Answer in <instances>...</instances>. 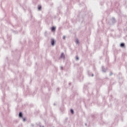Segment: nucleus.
Returning a JSON list of instances; mask_svg holds the SVG:
<instances>
[{
  "label": "nucleus",
  "instance_id": "obj_1",
  "mask_svg": "<svg viewBox=\"0 0 127 127\" xmlns=\"http://www.w3.org/2000/svg\"><path fill=\"white\" fill-rule=\"evenodd\" d=\"M51 45H52V46H54L55 45V40H54V39H51Z\"/></svg>",
  "mask_w": 127,
  "mask_h": 127
},
{
  "label": "nucleus",
  "instance_id": "obj_2",
  "mask_svg": "<svg viewBox=\"0 0 127 127\" xmlns=\"http://www.w3.org/2000/svg\"><path fill=\"white\" fill-rule=\"evenodd\" d=\"M108 70V68L105 67L104 66H102V71H103L104 73H106L107 70Z\"/></svg>",
  "mask_w": 127,
  "mask_h": 127
},
{
  "label": "nucleus",
  "instance_id": "obj_3",
  "mask_svg": "<svg viewBox=\"0 0 127 127\" xmlns=\"http://www.w3.org/2000/svg\"><path fill=\"white\" fill-rule=\"evenodd\" d=\"M19 118H23V114H22V112H20L19 113Z\"/></svg>",
  "mask_w": 127,
  "mask_h": 127
},
{
  "label": "nucleus",
  "instance_id": "obj_4",
  "mask_svg": "<svg viewBox=\"0 0 127 127\" xmlns=\"http://www.w3.org/2000/svg\"><path fill=\"white\" fill-rule=\"evenodd\" d=\"M61 58H63L64 59H65V55H64V53H62L60 56Z\"/></svg>",
  "mask_w": 127,
  "mask_h": 127
},
{
  "label": "nucleus",
  "instance_id": "obj_5",
  "mask_svg": "<svg viewBox=\"0 0 127 127\" xmlns=\"http://www.w3.org/2000/svg\"><path fill=\"white\" fill-rule=\"evenodd\" d=\"M51 30L52 31H55V30H56V27H54V26H53L52 28H51Z\"/></svg>",
  "mask_w": 127,
  "mask_h": 127
},
{
  "label": "nucleus",
  "instance_id": "obj_6",
  "mask_svg": "<svg viewBox=\"0 0 127 127\" xmlns=\"http://www.w3.org/2000/svg\"><path fill=\"white\" fill-rule=\"evenodd\" d=\"M112 22L113 23H116V19L115 18H112Z\"/></svg>",
  "mask_w": 127,
  "mask_h": 127
},
{
  "label": "nucleus",
  "instance_id": "obj_7",
  "mask_svg": "<svg viewBox=\"0 0 127 127\" xmlns=\"http://www.w3.org/2000/svg\"><path fill=\"white\" fill-rule=\"evenodd\" d=\"M120 46H121V47H125V43H122L120 44Z\"/></svg>",
  "mask_w": 127,
  "mask_h": 127
},
{
  "label": "nucleus",
  "instance_id": "obj_8",
  "mask_svg": "<svg viewBox=\"0 0 127 127\" xmlns=\"http://www.w3.org/2000/svg\"><path fill=\"white\" fill-rule=\"evenodd\" d=\"M76 44H80V42H79V40L78 39H76Z\"/></svg>",
  "mask_w": 127,
  "mask_h": 127
},
{
  "label": "nucleus",
  "instance_id": "obj_9",
  "mask_svg": "<svg viewBox=\"0 0 127 127\" xmlns=\"http://www.w3.org/2000/svg\"><path fill=\"white\" fill-rule=\"evenodd\" d=\"M70 113L72 114V115H74V110L73 109H71Z\"/></svg>",
  "mask_w": 127,
  "mask_h": 127
},
{
  "label": "nucleus",
  "instance_id": "obj_10",
  "mask_svg": "<svg viewBox=\"0 0 127 127\" xmlns=\"http://www.w3.org/2000/svg\"><path fill=\"white\" fill-rule=\"evenodd\" d=\"M75 60H76V61H78V60H79V57H78V56H76Z\"/></svg>",
  "mask_w": 127,
  "mask_h": 127
},
{
  "label": "nucleus",
  "instance_id": "obj_11",
  "mask_svg": "<svg viewBox=\"0 0 127 127\" xmlns=\"http://www.w3.org/2000/svg\"><path fill=\"white\" fill-rule=\"evenodd\" d=\"M41 8H42L41 6H39L38 7V10H41Z\"/></svg>",
  "mask_w": 127,
  "mask_h": 127
},
{
  "label": "nucleus",
  "instance_id": "obj_12",
  "mask_svg": "<svg viewBox=\"0 0 127 127\" xmlns=\"http://www.w3.org/2000/svg\"><path fill=\"white\" fill-rule=\"evenodd\" d=\"M112 75H113V72L111 71L109 76H112Z\"/></svg>",
  "mask_w": 127,
  "mask_h": 127
},
{
  "label": "nucleus",
  "instance_id": "obj_13",
  "mask_svg": "<svg viewBox=\"0 0 127 127\" xmlns=\"http://www.w3.org/2000/svg\"><path fill=\"white\" fill-rule=\"evenodd\" d=\"M23 122L26 121V119L23 118Z\"/></svg>",
  "mask_w": 127,
  "mask_h": 127
},
{
  "label": "nucleus",
  "instance_id": "obj_14",
  "mask_svg": "<svg viewBox=\"0 0 127 127\" xmlns=\"http://www.w3.org/2000/svg\"><path fill=\"white\" fill-rule=\"evenodd\" d=\"M66 38V36H64L63 37V39H65Z\"/></svg>",
  "mask_w": 127,
  "mask_h": 127
},
{
  "label": "nucleus",
  "instance_id": "obj_15",
  "mask_svg": "<svg viewBox=\"0 0 127 127\" xmlns=\"http://www.w3.org/2000/svg\"><path fill=\"white\" fill-rule=\"evenodd\" d=\"M91 76L92 77H94V74H92Z\"/></svg>",
  "mask_w": 127,
  "mask_h": 127
},
{
  "label": "nucleus",
  "instance_id": "obj_16",
  "mask_svg": "<svg viewBox=\"0 0 127 127\" xmlns=\"http://www.w3.org/2000/svg\"><path fill=\"white\" fill-rule=\"evenodd\" d=\"M61 69H62V70L63 69V66L61 67Z\"/></svg>",
  "mask_w": 127,
  "mask_h": 127
},
{
  "label": "nucleus",
  "instance_id": "obj_17",
  "mask_svg": "<svg viewBox=\"0 0 127 127\" xmlns=\"http://www.w3.org/2000/svg\"><path fill=\"white\" fill-rule=\"evenodd\" d=\"M31 126L33 127V125H32Z\"/></svg>",
  "mask_w": 127,
  "mask_h": 127
},
{
  "label": "nucleus",
  "instance_id": "obj_18",
  "mask_svg": "<svg viewBox=\"0 0 127 127\" xmlns=\"http://www.w3.org/2000/svg\"><path fill=\"white\" fill-rule=\"evenodd\" d=\"M85 126H87V124H85Z\"/></svg>",
  "mask_w": 127,
  "mask_h": 127
},
{
  "label": "nucleus",
  "instance_id": "obj_19",
  "mask_svg": "<svg viewBox=\"0 0 127 127\" xmlns=\"http://www.w3.org/2000/svg\"><path fill=\"white\" fill-rule=\"evenodd\" d=\"M55 106V104H54Z\"/></svg>",
  "mask_w": 127,
  "mask_h": 127
}]
</instances>
